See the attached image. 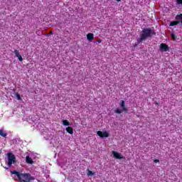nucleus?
<instances>
[{
	"label": "nucleus",
	"mask_w": 182,
	"mask_h": 182,
	"mask_svg": "<svg viewBox=\"0 0 182 182\" xmlns=\"http://www.w3.org/2000/svg\"><path fill=\"white\" fill-rule=\"evenodd\" d=\"M153 35H156L154 30H152L151 28H144L140 34V42H143V41H146L147 38H151Z\"/></svg>",
	"instance_id": "obj_1"
},
{
	"label": "nucleus",
	"mask_w": 182,
	"mask_h": 182,
	"mask_svg": "<svg viewBox=\"0 0 182 182\" xmlns=\"http://www.w3.org/2000/svg\"><path fill=\"white\" fill-rule=\"evenodd\" d=\"M16 163V157L15 156V155L11 152H9L8 154V162H7V165L9 166V167H11V166H12L13 164Z\"/></svg>",
	"instance_id": "obj_2"
},
{
	"label": "nucleus",
	"mask_w": 182,
	"mask_h": 182,
	"mask_svg": "<svg viewBox=\"0 0 182 182\" xmlns=\"http://www.w3.org/2000/svg\"><path fill=\"white\" fill-rule=\"evenodd\" d=\"M159 50L163 52H168V50H170V48L166 43H161Z\"/></svg>",
	"instance_id": "obj_3"
},
{
	"label": "nucleus",
	"mask_w": 182,
	"mask_h": 182,
	"mask_svg": "<svg viewBox=\"0 0 182 182\" xmlns=\"http://www.w3.org/2000/svg\"><path fill=\"white\" fill-rule=\"evenodd\" d=\"M97 136H99L101 139H104V137H109V132L105 131H97Z\"/></svg>",
	"instance_id": "obj_4"
},
{
	"label": "nucleus",
	"mask_w": 182,
	"mask_h": 182,
	"mask_svg": "<svg viewBox=\"0 0 182 182\" xmlns=\"http://www.w3.org/2000/svg\"><path fill=\"white\" fill-rule=\"evenodd\" d=\"M112 154H113V156L114 157V159H117L118 160H122V159H126V157L123 156L119 152H117L114 151H112Z\"/></svg>",
	"instance_id": "obj_5"
},
{
	"label": "nucleus",
	"mask_w": 182,
	"mask_h": 182,
	"mask_svg": "<svg viewBox=\"0 0 182 182\" xmlns=\"http://www.w3.org/2000/svg\"><path fill=\"white\" fill-rule=\"evenodd\" d=\"M87 41H90V42H92L93 39H95V35L92 33H89L87 34Z\"/></svg>",
	"instance_id": "obj_6"
},
{
	"label": "nucleus",
	"mask_w": 182,
	"mask_h": 182,
	"mask_svg": "<svg viewBox=\"0 0 182 182\" xmlns=\"http://www.w3.org/2000/svg\"><path fill=\"white\" fill-rule=\"evenodd\" d=\"M119 106L122 107L123 112H127V108H126V106L124 105V100H122Z\"/></svg>",
	"instance_id": "obj_7"
},
{
	"label": "nucleus",
	"mask_w": 182,
	"mask_h": 182,
	"mask_svg": "<svg viewBox=\"0 0 182 182\" xmlns=\"http://www.w3.org/2000/svg\"><path fill=\"white\" fill-rule=\"evenodd\" d=\"M26 161L28 164H33V161L32 160V158L30 157L29 156L26 157Z\"/></svg>",
	"instance_id": "obj_8"
},
{
	"label": "nucleus",
	"mask_w": 182,
	"mask_h": 182,
	"mask_svg": "<svg viewBox=\"0 0 182 182\" xmlns=\"http://www.w3.org/2000/svg\"><path fill=\"white\" fill-rule=\"evenodd\" d=\"M65 130L69 134H73V128L72 127H68Z\"/></svg>",
	"instance_id": "obj_9"
},
{
	"label": "nucleus",
	"mask_w": 182,
	"mask_h": 182,
	"mask_svg": "<svg viewBox=\"0 0 182 182\" xmlns=\"http://www.w3.org/2000/svg\"><path fill=\"white\" fill-rule=\"evenodd\" d=\"M0 136H1V137H6L8 134L6 132H4L3 129H0Z\"/></svg>",
	"instance_id": "obj_10"
},
{
	"label": "nucleus",
	"mask_w": 182,
	"mask_h": 182,
	"mask_svg": "<svg viewBox=\"0 0 182 182\" xmlns=\"http://www.w3.org/2000/svg\"><path fill=\"white\" fill-rule=\"evenodd\" d=\"M63 124L64 126H70V123L67 119L63 120Z\"/></svg>",
	"instance_id": "obj_11"
},
{
	"label": "nucleus",
	"mask_w": 182,
	"mask_h": 182,
	"mask_svg": "<svg viewBox=\"0 0 182 182\" xmlns=\"http://www.w3.org/2000/svg\"><path fill=\"white\" fill-rule=\"evenodd\" d=\"M95 172L92 171H88V172L87 173V176H90L91 177L95 176Z\"/></svg>",
	"instance_id": "obj_12"
},
{
	"label": "nucleus",
	"mask_w": 182,
	"mask_h": 182,
	"mask_svg": "<svg viewBox=\"0 0 182 182\" xmlns=\"http://www.w3.org/2000/svg\"><path fill=\"white\" fill-rule=\"evenodd\" d=\"M14 54L16 55V57L18 58L21 54H19V51L18 50H14Z\"/></svg>",
	"instance_id": "obj_13"
},
{
	"label": "nucleus",
	"mask_w": 182,
	"mask_h": 182,
	"mask_svg": "<svg viewBox=\"0 0 182 182\" xmlns=\"http://www.w3.org/2000/svg\"><path fill=\"white\" fill-rule=\"evenodd\" d=\"M16 96L18 100H21V95H19V93L16 92Z\"/></svg>",
	"instance_id": "obj_14"
},
{
	"label": "nucleus",
	"mask_w": 182,
	"mask_h": 182,
	"mask_svg": "<svg viewBox=\"0 0 182 182\" xmlns=\"http://www.w3.org/2000/svg\"><path fill=\"white\" fill-rule=\"evenodd\" d=\"M115 113H117L118 114H122V111L119 109H117L115 110Z\"/></svg>",
	"instance_id": "obj_15"
},
{
	"label": "nucleus",
	"mask_w": 182,
	"mask_h": 182,
	"mask_svg": "<svg viewBox=\"0 0 182 182\" xmlns=\"http://www.w3.org/2000/svg\"><path fill=\"white\" fill-rule=\"evenodd\" d=\"M18 58V60H20V62H22V60H23V58H22V55H19L17 57Z\"/></svg>",
	"instance_id": "obj_16"
},
{
	"label": "nucleus",
	"mask_w": 182,
	"mask_h": 182,
	"mask_svg": "<svg viewBox=\"0 0 182 182\" xmlns=\"http://www.w3.org/2000/svg\"><path fill=\"white\" fill-rule=\"evenodd\" d=\"M176 2L178 5H182V0H176Z\"/></svg>",
	"instance_id": "obj_17"
},
{
	"label": "nucleus",
	"mask_w": 182,
	"mask_h": 182,
	"mask_svg": "<svg viewBox=\"0 0 182 182\" xmlns=\"http://www.w3.org/2000/svg\"><path fill=\"white\" fill-rule=\"evenodd\" d=\"M171 37L173 41H176V36L174 34H171Z\"/></svg>",
	"instance_id": "obj_18"
},
{
	"label": "nucleus",
	"mask_w": 182,
	"mask_h": 182,
	"mask_svg": "<svg viewBox=\"0 0 182 182\" xmlns=\"http://www.w3.org/2000/svg\"><path fill=\"white\" fill-rule=\"evenodd\" d=\"M52 33H53V31H50L49 33L46 34V36H50V35H52Z\"/></svg>",
	"instance_id": "obj_19"
},
{
	"label": "nucleus",
	"mask_w": 182,
	"mask_h": 182,
	"mask_svg": "<svg viewBox=\"0 0 182 182\" xmlns=\"http://www.w3.org/2000/svg\"><path fill=\"white\" fill-rule=\"evenodd\" d=\"M159 162H160V160L159 159L154 160V163H159Z\"/></svg>",
	"instance_id": "obj_20"
},
{
	"label": "nucleus",
	"mask_w": 182,
	"mask_h": 182,
	"mask_svg": "<svg viewBox=\"0 0 182 182\" xmlns=\"http://www.w3.org/2000/svg\"><path fill=\"white\" fill-rule=\"evenodd\" d=\"M97 43H102V40H97Z\"/></svg>",
	"instance_id": "obj_21"
},
{
	"label": "nucleus",
	"mask_w": 182,
	"mask_h": 182,
	"mask_svg": "<svg viewBox=\"0 0 182 182\" xmlns=\"http://www.w3.org/2000/svg\"><path fill=\"white\" fill-rule=\"evenodd\" d=\"M4 168H5L6 170H8V168H9V166H8V167L5 166Z\"/></svg>",
	"instance_id": "obj_22"
},
{
	"label": "nucleus",
	"mask_w": 182,
	"mask_h": 182,
	"mask_svg": "<svg viewBox=\"0 0 182 182\" xmlns=\"http://www.w3.org/2000/svg\"><path fill=\"white\" fill-rule=\"evenodd\" d=\"M120 1H122V0H117V2H120Z\"/></svg>",
	"instance_id": "obj_23"
},
{
	"label": "nucleus",
	"mask_w": 182,
	"mask_h": 182,
	"mask_svg": "<svg viewBox=\"0 0 182 182\" xmlns=\"http://www.w3.org/2000/svg\"><path fill=\"white\" fill-rule=\"evenodd\" d=\"M156 105L159 106V103H156Z\"/></svg>",
	"instance_id": "obj_24"
}]
</instances>
